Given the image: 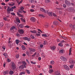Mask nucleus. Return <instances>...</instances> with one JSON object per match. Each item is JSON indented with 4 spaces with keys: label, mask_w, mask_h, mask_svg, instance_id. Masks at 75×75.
<instances>
[{
    "label": "nucleus",
    "mask_w": 75,
    "mask_h": 75,
    "mask_svg": "<svg viewBox=\"0 0 75 75\" xmlns=\"http://www.w3.org/2000/svg\"><path fill=\"white\" fill-rule=\"evenodd\" d=\"M12 69L13 71H15V69H16V65H15V64L14 63H12Z\"/></svg>",
    "instance_id": "obj_1"
},
{
    "label": "nucleus",
    "mask_w": 75,
    "mask_h": 75,
    "mask_svg": "<svg viewBox=\"0 0 75 75\" xmlns=\"http://www.w3.org/2000/svg\"><path fill=\"white\" fill-rule=\"evenodd\" d=\"M21 63L23 64L22 65L23 67L26 68H27L26 67V65H27V63L24 61L22 62Z\"/></svg>",
    "instance_id": "obj_2"
},
{
    "label": "nucleus",
    "mask_w": 75,
    "mask_h": 75,
    "mask_svg": "<svg viewBox=\"0 0 75 75\" xmlns=\"http://www.w3.org/2000/svg\"><path fill=\"white\" fill-rule=\"evenodd\" d=\"M29 52L30 53L32 52H35V49H32L31 48H29Z\"/></svg>",
    "instance_id": "obj_3"
},
{
    "label": "nucleus",
    "mask_w": 75,
    "mask_h": 75,
    "mask_svg": "<svg viewBox=\"0 0 75 75\" xmlns=\"http://www.w3.org/2000/svg\"><path fill=\"white\" fill-rule=\"evenodd\" d=\"M65 3L67 5H68V6H70L71 5V3L70 2H69L67 0H65Z\"/></svg>",
    "instance_id": "obj_4"
},
{
    "label": "nucleus",
    "mask_w": 75,
    "mask_h": 75,
    "mask_svg": "<svg viewBox=\"0 0 75 75\" xmlns=\"http://www.w3.org/2000/svg\"><path fill=\"white\" fill-rule=\"evenodd\" d=\"M60 59H61L62 61H67V58H66L63 57V56H62L60 57Z\"/></svg>",
    "instance_id": "obj_5"
},
{
    "label": "nucleus",
    "mask_w": 75,
    "mask_h": 75,
    "mask_svg": "<svg viewBox=\"0 0 75 75\" xmlns=\"http://www.w3.org/2000/svg\"><path fill=\"white\" fill-rule=\"evenodd\" d=\"M64 68L65 69H66V70H67V71H69V67H68V66L66 65H64Z\"/></svg>",
    "instance_id": "obj_6"
},
{
    "label": "nucleus",
    "mask_w": 75,
    "mask_h": 75,
    "mask_svg": "<svg viewBox=\"0 0 75 75\" xmlns=\"http://www.w3.org/2000/svg\"><path fill=\"white\" fill-rule=\"evenodd\" d=\"M74 10V8L72 7H69L68 9V11H69L72 12Z\"/></svg>",
    "instance_id": "obj_7"
},
{
    "label": "nucleus",
    "mask_w": 75,
    "mask_h": 75,
    "mask_svg": "<svg viewBox=\"0 0 75 75\" xmlns=\"http://www.w3.org/2000/svg\"><path fill=\"white\" fill-rule=\"evenodd\" d=\"M18 32H19L20 34H23L24 33V30L22 29L19 30H18Z\"/></svg>",
    "instance_id": "obj_8"
},
{
    "label": "nucleus",
    "mask_w": 75,
    "mask_h": 75,
    "mask_svg": "<svg viewBox=\"0 0 75 75\" xmlns=\"http://www.w3.org/2000/svg\"><path fill=\"white\" fill-rule=\"evenodd\" d=\"M30 20L33 22H35V19L34 17H31Z\"/></svg>",
    "instance_id": "obj_9"
},
{
    "label": "nucleus",
    "mask_w": 75,
    "mask_h": 75,
    "mask_svg": "<svg viewBox=\"0 0 75 75\" xmlns=\"http://www.w3.org/2000/svg\"><path fill=\"white\" fill-rule=\"evenodd\" d=\"M69 63H70V64H73L75 63V62L74 61L72 60H70L69 61Z\"/></svg>",
    "instance_id": "obj_10"
},
{
    "label": "nucleus",
    "mask_w": 75,
    "mask_h": 75,
    "mask_svg": "<svg viewBox=\"0 0 75 75\" xmlns=\"http://www.w3.org/2000/svg\"><path fill=\"white\" fill-rule=\"evenodd\" d=\"M53 24L55 25H57L58 24V22L57 21H54L53 22Z\"/></svg>",
    "instance_id": "obj_11"
},
{
    "label": "nucleus",
    "mask_w": 75,
    "mask_h": 75,
    "mask_svg": "<svg viewBox=\"0 0 75 75\" xmlns=\"http://www.w3.org/2000/svg\"><path fill=\"white\" fill-rule=\"evenodd\" d=\"M19 27L21 28H23V27H24V25L23 24H21L19 26Z\"/></svg>",
    "instance_id": "obj_12"
},
{
    "label": "nucleus",
    "mask_w": 75,
    "mask_h": 75,
    "mask_svg": "<svg viewBox=\"0 0 75 75\" xmlns=\"http://www.w3.org/2000/svg\"><path fill=\"white\" fill-rule=\"evenodd\" d=\"M19 42H21V41H20L18 39H17L16 40V44H17V45H18V43H19Z\"/></svg>",
    "instance_id": "obj_13"
},
{
    "label": "nucleus",
    "mask_w": 75,
    "mask_h": 75,
    "mask_svg": "<svg viewBox=\"0 0 75 75\" xmlns=\"http://www.w3.org/2000/svg\"><path fill=\"white\" fill-rule=\"evenodd\" d=\"M48 16H52V12H49L48 13H47Z\"/></svg>",
    "instance_id": "obj_14"
},
{
    "label": "nucleus",
    "mask_w": 75,
    "mask_h": 75,
    "mask_svg": "<svg viewBox=\"0 0 75 75\" xmlns=\"http://www.w3.org/2000/svg\"><path fill=\"white\" fill-rule=\"evenodd\" d=\"M17 13L18 16H20V17H23V15H21L18 12H17Z\"/></svg>",
    "instance_id": "obj_15"
},
{
    "label": "nucleus",
    "mask_w": 75,
    "mask_h": 75,
    "mask_svg": "<svg viewBox=\"0 0 75 75\" xmlns=\"http://www.w3.org/2000/svg\"><path fill=\"white\" fill-rule=\"evenodd\" d=\"M14 4H14V3H11V4H9V5L10 6H14Z\"/></svg>",
    "instance_id": "obj_16"
},
{
    "label": "nucleus",
    "mask_w": 75,
    "mask_h": 75,
    "mask_svg": "<svg viewBox=\"0 0 75 75\" xmlns=\"http://www.w3.org/2000/svg\"><path fill=\"white\" fill-rule=\"evenodd\" d=\"M9 75H13L14 74V72L13 71H11L9 72Z\"/></svg>",
    "instance_id": "obj_17"
},
{
    "label": "nucleus",
    "mask_w": 75,
    "mask_h": 75,
    "mask_svg": "<svg viewBox=\"0 0 75 75\" xmlns=\"http://www.w3.org/2000/svg\"><path fill=\"white\" fill-rule=\"evenodd\" d=\"M30 31L32 33H33L34 34H35V33H37V32H36V31L35 30H30Z\"/></svg>",
    "instance_id": "obj_18"
},
{
    "label": "nucleus",
    "mask_w": 75,
    "mask_h": 75,
    "mask_svg": "<svg viewBox=\"0 0 75 75\" xmlns=\"http://www.w3.org/2000/svg\"><path fill=\"white\" fill-rule=\"evenodd\" d=\"M71 49H72V48H70V49H69V55H71Z\"/></svg>",
    "instance_id": "obj_19"
},
{
    "label": "nucleus",
    "mask_w": 75,
    "mask_h": 75,
    "mask_svg": "<svg viewBox=\"0 0 75 75\" xmlns=\"http://www.w3.org/2000/svg\"><path fill=\"white\" fill-rule=\"evenodd\" d=\"M55 48H56V47L55 46H52L51 48V50H55Z\"/></svg>",
    "instance_id": "obj_20"
},
{
    "label": "nucleus",
    "mask_w": 75,
    "mask_h": 75,
    "mask_svg": "<svg viewBox=\"0 0 75 75\" xmlns=\"http://www.w3.org/2000/svg\"><path fill=\"white\" fill-rule=\"evenodd\" d=\"M39 17H43V18H44V17H45V16H44L42 14H39Z\"/></svg>",
    "instance_id": "obj_21"
},
{
    "label": "nucleus",
    "mask_w": 75,
    "mask_h": 75,
    "mask_svg": "<svg viewBox=\"0 0 75 75\" xmlns=\"http://www.w3.org/2000/svg\"><path fill=\"white\" fill-rule=\"evenodd\" d=\"M40 11H42V12H44L45 11V10L43 8H41L40 9Z\"/></svg>",
    "instance_id": "obj_22"
},
{
    "label": "nucleus",
    "mask_w": 75,
    "mask_h": 75,
    "mask_svg": "<svg viewBox=\"0 0 75 75\" xmlns=\"http://www.w3.org/2000/svg\"><path fill=\"white\" fill-rule=\"evenodd\" d=\"M45 2L46 3H48L49 2H51V1L50 0H45Z\"/></svg>",
    "instance_id": "obj_23"
},
{
    "label": "nucleus",
    "mask_w": 75,
    "mask_h": 75,
    "mask_svg": "<svg viewBox=\"0 0 75 75\" xmlns=\"http://www.w3.org/2000/svg\"><path fill=\"white\" fill-rule=\"evenodd\" d=\"M21 20L23 22H24V23H25V20L22 18H21Z\"/></svg>",
    "instance_id": "obj_24"
},
{
    "label": "nucleus",
    "mask_w": 75,
    "mask_h": 75,
    "mask_svg": "<svg viewBox=\"0 0 75 75\" xmlns=\"http://www.w3.org/2000/svg\"><path fill=\"white\" fill-rule=\"evenodd\" d=\"M21 47L23 50H25V47L24 45L22 46Z\"/></svg>",
    "instance_id": "obj_25"
},
{
    "label": "nucleus",
    "mask_w": 75,
    "mask_h": 75,
    "mask_svg": "<svg viewBox=\"0 0 75 75\" xmlns=\"http://www.w3.org/2000/svg\"><path fill=\"white\" fill-rule=\"evenodd\" d=\"M9 11H13V10H14V9H13V8H10L9 9Z\"/></svg>",
    "instance_id": "obj_26"
},
{
    "label": "nucleus",
    "mask_w": 75,
    "mask_h": 75,
    "mask_svg": "<svg viewBox=\"0 0 75 75\" xmlns=\"http://www.w3.org/2000/svg\"><path fill=\"white\" fill-rule=\"evenodd\" d=\"M60 37L61 38H63V39H65V40H67V38H66V37H65L64 36H60Z\"/></svg>",
    "instance_id": "obj_27"
},
{
    "label": "nucleus",
    "mask_w": 75,
    "mask_h": 75,
    "mask_svg": "<svg viewBox=\"0 0 75 75\" xmlns=\"http://www.w3.org/2000/svg\"><path fill=\"white\" fill-rule=\"evenodd\" d=\"M19 68H20V69H23V68H24L22 65L20 66Z\"/></svg>",
    "instance_id": "obj_28"
},
{
    "label": "nucleus",
    "mask_w": 75,
    "mask_h": 75,
    "mask_svg": "<svg viewBox=\"0 0 75 75\" xmlns=\"http://www.w3.org/2000/svg\"><path fill=\"white\" fill-rule=\"evenodd\" d=\"M42 37H47V35L46 34H42Z\"/></svg>",
    "instance_id": "obj_29"
},
{
    "label": "nucleus",
    "mask_w": 75,
    "mask_h": 75,
    "mask_svg": "<svg viewBox=\"0 0 75 75\" xmlns=\"http://www.w3.org/2000/svg\"><path fill=\"white\" fill-rule=\"evenodd\" d=\"M20 9H19L18 10V13H23V11H20Z\"/></svg>",
    "instance_id": "obj_30"
},
{
    "label": "nucleus",
    "mask_w": 75,
    "mask_h": 75,
    "mask_svg": "<svg viewBox=\"0 0 75 75\" xmlns=\"http://www.w3.org/2000/svg\"><path fill=\"white\" fill-rule=\"evenodd\" d=\"M24 75V74H25V72H22L20 73L19 75Z\"/></svg>",
    "instance_id": "obj_31"
},
{
    "label": "nucleus",
    "mask_w": 75,
    "mask_h": 75,
    "mask_svg": "<svg viewBox=\"0 0 75 75\" xmlns=\"http://www.w3.org/2000/svg\"><path fill=\"white\" fill-rule=\"evenodd\" d=\"M3 55H4V56H5V57L6 58H7V54H6V53H4L3 54Z\"/></svg>",
    "instance_id": "obj_32"
},
{
    "label": "nucleus",
    "mask_w": 75,
    "mask_h": 75,
    "mask_svg": "<svg viewBox=\"0 0 75 75\" xmlns=\"http://www.w3.org/2000/svg\"><path fill=\"white\" fill-rule=\"evenodd\" d=\"M49 72L50 74H51V73H52V72H53V70H52V69L50 70H49Z\"/></svg>",
    "instance_id": "obj_33"
},
{
    "label": "nucleus",
    "mask_w": 75,
    "mask_h": 75,
    "mask_svg": "<svg viewBox=\"0 0 75 75\" xmlns=\"http://www.w3.org/2000/svg\"><path fill=\"white\" fill-rule=\"evenodd\" d=\"M50 63L52 65H54V61H51Z\"/></svg>",
    "instance_id": "obj_34"
},
{
    "label": "nucleus",
    "mask_w": 75,
    "mask_h": 75,
    "mask_svg": "<svg viewBox=\"0 0 75 75\" xmlns=\"http://www.w3.org/2000/svg\"><path fill=\"white\" fill-rule=\"evenodd\" d=\"M26 54H27L28 56H30V52H26Z\"/></svg>",
    "instance_id": "obj_35"
},
{
    "label": "nucleus",
    "mask_w": 75,
    "mask_h": 75,
    "mask_svg": "<svg viewBox=\"0 0 75 75\" xmlns=\"http://www.w3.org/2000/svg\"><path fill=\"white\" fill-rule=\"evenodd\" d=\"M58 45L59 46H60V47H63V45L62 44V43H59L58 44Z\"/></svg>",
    "instance_id": "obj_36"
},
{
    "label": "nucleus",
    "mask_w": 75,
    "mask_h": 75,
    "mask_svg": "<svg viewBox=\"0 0 75 75\" xmlns=\"http://www.w3.org/2000/svg\"><path fill=\"white\" fill-rule=\"evenodd\" d=\"M19 9H20V10H21L23 11V10H24V7H21V8Z\"/></svg>",
    "instance_id": "obj_37"
},
{
    "label": "nucleus",
    "mask_w": 75,
    "mask_h": 75,
    "mask_svg": "<svg viewBox=\"0 0 75 75\" xmlns=\"http://www.w3.org/2000/svg\"><path fill=\"white\" fill-rule=\"evenodd\" d=\"M23 40H28V37H25L23 38Z\"/></svg>",
    "instance_id": "obj_38"
},
{
    "label": "nucleus",
    "mask_w": 75,
    "mask_h": 75,
    "mask_svg": "<svg viewBox=\"0 0 75 75\" xmlns=\"http://www.w3.org/2000/svg\"><path fill=\"white\" fill-rule=\"evenodd\" d=\"M14 28H15V27L13 26L10 28V30H13L14 29Z\"/></svg>",
    "instance_id": "obj_39"
},
{
    "label": "nucleus",
    "mask_w": 75,
    "mask_h": 75,
    "mask_svg": "<svg viewBox=\"0 0 75 75\" xmlns=\"http://www.w3.org/2000/svg\"><path fill=\"white\" fill-rule=\"evenodd\" d=\"M43 44L45 45V44H47V41L45 40L44 41V42L43 43Z\"/></svg>",
    "instance_id": "obj_40"
},
{
    "label": "nucleus",
    "mask_w": 75,
    "mask_h": 75,
    "mask_svg": "<svg viewBox=\"0 0 75 75\" xmlns=\"http://www.w3.org/2000/svg\"><path fill=\"white\" fill-rule=\"evenodd\" d=\"M16 21H17L18 23H20V21L18 19H16Z\"/></svg>",
    "instance_id": "obj_41"
},
{
    "label": "nucleus",
    "mask_w": 75,
    "mask_h": 75,
    "mask_svg": "<svg viewBox=\"0 0 75 75\" xmlns=\"http://www.w3.org/2000/svg\"><path fill=\"white\" fill-rule=\"evenodd\" d=\"M26 72L27 74H30V70H27Z\"/></svg>",
    "instance_id": "obj_42"
},
{
    "label": "nucleus",
    "mask_w": 75,
    "mask_h": 75,
    "mask_svg": "<svg viewBox=\"0 0 75 75\" xmlns=\"http://www.w3.org/2000/svg\"><path fill=\"white\" fill-rule=\"evenodd\" d=\"M59 52H60V53H63V52H64V50H60L59 51Z\"/></svg>",
    "instance_id": "obj_43"
},
{
    "label": "nucleus",
    "mask_w": 75,
    "mask_h": 75,
    "mask_svg": "<svg viewBox=\"0 0 75 75\" xmlns=\"http://www.w3.org/2000/svg\"><path fill=\"white\" fill-rule=\"evenodd\" d=\"M30 37L32 38V39H34L35 38L32 35H30Z\"/></svg>",
    "instance_id": "obj_44"
},
{
    "label": "nucleus",
    "mask_w": 75,
    "mask_h": 75,
    "mask_svg": "<svg viewBox=\"0 0 75 75\" xmlns=\"http://www.w3.org/2000/svg\"><path fill=\"white\" fill-rule=\"evenodd\" d=\"M0 25L1 27H3V23L2 22L1 23Z\"/></svg>",
    "instance_id": "obj_45"
},
{
    "label": "nucleus",
    "mask_w": 75,
    "mask_h": 75,
    "mask_svg": "<svg viewBox=\"0 0 75 75\" xmlns=\"http://www.w3.org/2000/svg\"><path fill=\"white\" fill-rule=\"evenodd\" d=\"M74 64H72L71 66H70V68L71 69L72 68H73V67H74Z\"/></svg>",
    "instance_id": "obj_46"
},
{
    "label": "nucleus",
    "mask_w": 75,
    "mask_h": 75,
    "mask_svg": "<svg viewBox=\"0 0 75 75\" xmlns=\"http://www.w3.org/2000/svg\"><path fill=\"white\" fill-rule=\"evenodd\" d=\"M64 8H66L67 7V6L65 4H64L63 5Z\"/></svg>",
    "instance_id": "obj_47"
},
{
    "label": "nucleus",
    "mask_w": 75,
    "mask_h": 75,
    "mask_svg": "<svg viewBox=\"0 0 75 75\" xmlns=\"http://www.w3.org/2000/svg\"><path fill=\"white\" fill-rule=\"evenodd\" d=\"M8 45L10 48H11V47H12V44H9Z\"/></svg>",
    "instance_id": "obj_48"
},
{
    "label": "nucleus",
    "mask_w": 75,
    "mask_h": 75,
    "mask_svg": "<svg viewBox=\"0 0 75 75\" xmlns=\"http://www.w3.org/2000/svg\"><path fill=\"white\" fill-rule=\"evenodd\" d=\"M36 54H37V53H36V52H35V54H33V55L32 56V57H35V55H36Z\"/></svg>",
    "instance_id": "obj_49"
},
{
    "label": "nucleus",
    "mask_w": 75,
    "mask_h": 75,
    "mask_svg": "<svg viewBox=\"0 0 75 75\" xmlns=\"http://www.w3.org/2000/svg\"><path fill=\"white\" fill-rule=\"evenodd\" d=\"M11 15H12V16H15V15H16L15 13H11Z\"/></svg>",
    "instance_id": "obj_50"
},
{
    "label": "nucleus",
    "mask_w": 75,
    "mask_h": 75,
    "mask_svg": "<svg viewBox=\"0 0 75 75\" xmlns=\"http://www.w3.org/2000/svg\"><path fill=\"white\" fill-rule=\"evenodd\" d=\"M3 19L4 20H5V21H7V18H4Z\"/></svg>",
    "instance_id": "obj_51"
},
{
    "label": "nucleus",
    "mask_w": 75,
    "mask_h": 75,
    "mask_svg": "<svg viewBox=\"0 0 75 75\" xmlns=\"http://www.w3.org/2000/svg\"><path fill=\"white\" fill-rule=\"evenodd\" d=\"M72 29H75V25H74L73 26H72Z\"/></svg>",
    "instance_id": "obj_52"
},
{
    "label": "nucleus",
    "mask_w": 75,
    "mask_h": 75,
    "mask_svg": "<svg viewBox=\"0 0 75 75\" xmlns=\"http://www.w3.org/2000/svg\"><path fill=\"white\" fill-rule=\"evenodd\" d=\"M45 26L46 28H47L48 27V23H47L46 25H45Z\"/></svg>",
    "instance_id": "obj_53"
},
{
    "label": "nucleus",
    "mask_w": 75,
    "mask_h": 75,
    "mask_svg": "<svg viewBox=\"0 0 75 75\" xmlns=\"http://www.w3.org/2000/svg\"><path fill=\"white\" fill-rule=\"evenodd\" d=\"M22 2H23V0H21L20 2L18 3V5H20V4H21Z\"/></svg>",
    "instance_id": "obj_54"
},
{
    "label": "nucleus",
    "mask_w": 75,
    "mask_h": 75,
    "mask_svg": "<svg viewBox=\"0 0 75 75\" xmlns=\"http://www.w3.org/2000/svg\"><path fill=\"white\" fill-rule=\"evenodd\" d=\"M44 47V46L43 45L41 44L40 45V48H42V47Z\"/></svg>",
    "instance_id": "obj_55"
},
{
    "label": "nucleus",
    "mask_w": 75,
    "mask_h": 75,
    "mask_svg": "<svg viewBox=\"0 0 75 75\" xmlns=\"http://www.w3.org/2000/svg\"><path fill=\"white\" fill-rule=\"evenodd\" d=\"M25 27L27 28H30V27L28 25L25 26Z\"/></svg>",
    "instance_id": "obj_56"
},
{
    "label": "nucleus",
    "mask_w": 75,
    "mask_h": 75,
    "mask_svg": "<svg viewBox=\"0 0 75 75\" xmlns=\"http://www.w3.org/2000/svg\"><path fill=\"white\" fill-rule=\"evenodd\" d=\"M45 13H47V14H48V11H45H45H44Z\"/></svg>",
    "instance_id": "obj_57"
},
{
    "label": "nucleus",
    "mask_w": 75,
    "mask_h": 75,
    "mask_svg": "<svg viewBox=\"0 0 75 75\" xmlns=\"http://www.w3.org/2000/svg\"><path fill=\"white\" fill-rule=\"evenodd\" d=\"M16 35L17 36H18V37H20V34H16Z\"/></svg>",
    "instance_id": "obj_58"
},
{
    "label": "nucleus",
    "mask_w": 75,
    "mask_h": 75,
    "mask_svg": "<svg viewBox=\"0 0 75 75\" xmlns=\"http://www.w3.org/2000/svg\"><path fill=\"white\" fill-rule=\"evenodd\" d=\"M30 11L31 12H34V9H32L30 10Z\"/></svg>",
    "instance_id": "obj_59"
},
{
    "label": "nucleus",
    "mask_w": 75,
    "mask_h": 75,
    "mask_svg": "<svg viewBox=\"0 0 75 75\" xmlns=\"http://www.w3.org/2000/svg\"><path fill=\"white\" fill-rule=\"evenodd\" d=\"M53 16H54V17H56L57 16V15H56V14H55L53 13Z\"/></svg>",
    "instance_id": "obj_60"
},
{
    "label": "nucleus",
    "mask_w": 75,
    "mask_h": 75,
    "mask_svg": "<svg viewBox=\"0 0 75 75\" xmlns=\"http://www.w3.org/2000/svg\"><path fill=\"white\" fill-rule=\"evenodd\" d=\"M10 8V6L8 7V8L7 9V11H9V9Z\"/></svg>",
    "instance_id": "obj_61"
},
{
    "label": "nucleus",
    "mask_w": 75,
    "mask_h": 75,
    "mask_svg": "<svg viewBox=\"0 0 75 75\" xmlns=\"http://www.w3.org/2000/svg\"><path fill=\"white\" fill-rule=\"evenodd\" d=\"M7 13L8 14H10V11H8L7 10Z\"/></svg>",
    "instance_id": "obj_62"
},
{
    "label": "nucleus",
    "mask_w": 75,
    "mask_h": 75,
    "mask_svg": "<svg viewBox=\"0 0 75 75\" xmlns=\"http://www.w3.org/2000/svg\"><path fill=\"white\" fill-rule=\"evenodd\" d=\"M3 74L4 75H6V71H4L3 72Z\"/></svg>",
    "instance_id": "obj_63"
},
{
    "label": "nucleus",
    "mask_w": 75,
    "mask_h": 75,
    "mask_svg": "<svg viewBox=\"0 0 75 75\" xmlns=\"http://www.w3.org/2000/svg\"><path fill=\"white\" fill-rule=\"evenodd\" d=\"M69 26L70 27H71V28H72V25L71 24H70Z\"/></svg>",
    "instance_id": "obj_64"
}]
</instances>
